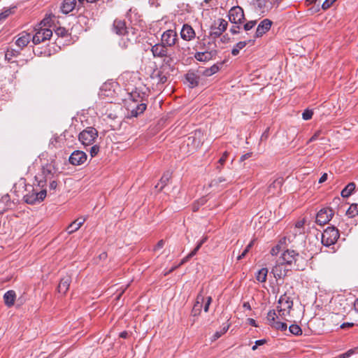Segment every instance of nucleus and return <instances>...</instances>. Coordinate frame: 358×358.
<instances>
[{"instance_id": "aec40b11", "label": "nucleus", "mask_w": 358, "mask_h": 358, "mask_svg": "<svg viewBox=\"0 0 358 358\" xmlns=\"http://www.w3.org/2000/svg\"><path fill=\"white\" fill-rule=\"evenodd\" d=\"M71 282V278L69 275L63 277L58 285L57 290L58 292L62 294H65L69 289L70 284Z\"/></svg>"}, {"instance_id": "f257e3e1", "label": "nucleus", "mask_w": 358, "mask_h": 358, "mask_svg": "<svg viewBox=\"0 0 358 358\" xmlns=\"http://www.w3.org/2000/svg\"><path fill=\"white\" fill-rule=\"evenodd\" d=\"M228 26V22L222 18H219L214 22V23L210 26V30L209 33V37L212 39L211 41L208 42V45H215V38L220 37L222 33L227 29Z\"/></svg>"}, {"instance_id": "ddd939ff", "label": "nucleus", "mask_w": 358, "mask_h": 358, "mask_svg": "<svg viewBox=\"0 0 358 358\" xmlns=\"http://www.w3.org/2000/svg\"><path fill=\"white\" fill-rule=\"evenodd\" d=\"M151 52L154 57L164 58L170 57L169 54V48L162 43L159 42L151 48Z\"/></svg>"}, {"instance_id": "338daca9", "label": "nucleus", "mask_w": 358, "mask_h": 358, "mask_svg": "<svg viewBox=\"0 0 358 358\" xmlns=\"http://www.w3.org/2000/svg\"><path fill=\"white\" fill-rule=\"evenodd\" d=\"M199 250V249L198 248V247H195V248L191 252H189L188 255L192 258V257H194L197 253Z\"/></svg>"}, {"instance_id": "052dcab7", "label": "nucleus", "mask_w": 358, "mask_h": 358, "mask_svg": "<svg viewBox=\"0 0 358 358\" xmlns=\"http://www.w3.org/2000/svg\"><path fill=\"white\" fill-rule=\"evenodd\" d=\"M240 27L238 25H236V26H233L231 29H230V31L232 34H236L238 33H239V29Z\"/></svg>"}, {"instance_id": "603ef678", "label": "nucleus", "mask_w": 358, "mask_h": 358, "mask_svg": "<svg viewBox=\"0 0 358 358\" xmlns=\"http://www.w3.org/2000/svg\"><path fill=\"white\" fill-rule=\"evenodd\" d=\"M227 181V180L224 178H222V177H220L217 179H215L213 180L212 182H211V186H214V185H217L218 184L222 182H225Z\"/></svg>"}, {"instance_id": "a19ab883", "label": "nucleus", "mask_w": 358, "mask_h": 358, "mask_svg": "<svg viewBox=\"0 0 358 358\" xmlns=\"http://www.w3.org/2000/svg\"><path fill=\"white\" fill-rule=\"evenodd\" d=\"M34 194L36 195V199H35V201L36 200H41V201H43L45 196H46V194H47V192L45 189H43L38 192H36L34 193Z\"/></svg>"}, {"instance_id": "8fccbe9b", "label": "nucleus", "mask_w": 358, "mask_h": 358, "mask_svg": "<svg viewBox=\"0 0 358 358\" xmlns=\"http://www.w3.org/2000/svg\"><path fill=\"white\" fill-rule=\"evenodd\" d=\"M11 13L10 9H7L0 13V20H5Z\"/></svg>"}, {"instance_id": "c9c22d12", "label": "nucleus", "mask_w": 358, "mask_h": 358, "mask_svg": "<svg viewBox=\"0 0 358 358\" xmlns=\"http://www.w3.org/2000/svg\"><path fill=\"white\" fill-rule=\"evenodd\" d=\"M289 331L296 336L301 335L302 334V330L301 327L297 324H292L289 327Z\"/></svg>"}, {"instance_id": "6e6d98bb", "label": "nucleus", "mask_w": 358, "mask_h": 358, "mask_svg": "<svg viewBox=\"0 0 358 358\" xmlns=\"http://www.w3.org/2000/svg\"><path fill=\"white\" fill-rule=\"evenodd\" d=\"M250 249H248V246L244 249V250L242 252V253L238 257V260H241L243 258H244L246 255L248 253Z\"/></svg>"}, {"instance_id": "5701e85b", "label": "nucleus", "mask_w": 358, "mask_h": 358, "mask_svg": "<svg viewBox=\"0 0 358 358\" xmlns=\"http://www.w3.org/2000/svg\"><path fill=\"white\" fill-rule=\"evenodd\" d=\"M85 222V218L80 217L72 222L66 228L69 234L78 231Z\"/></svg>"}, {"instance_id": "49530a36", "label": "nucleus", "mask_w": 358, "mask_h": 358, "mask_svg": "<svg viewBox=\"0 0 358 358\" xmlns=\"http://www.w3.org/2000/svg\"><path fill=\"white\" fill-rule=\"evenodd\" d=\"M255 24H256L255 20L249 21L244 24V29L245 31H249V30L252 29L255 26Z\"/></svg>"}, {"instance_id": "5fc2aeb1", "label": "nucleus", "mask_w": 358, "mask_h": 358, "mask_svg": "<svg viewBox=\"0 0 358 358\" xmlns=\"http://www.w3.org/2000/svg\"><path fill=\"white\" fill-rule=\"evenodd\" d=\"M280 250V246L277 245L271 250V254L273 256L277 255Z\"/></svg>"}, {"instance_id": "72a5a7b5", "label": "nucleus", "mask_w": 358, "mask_h": 358, "mask_svg": "<svg viewBox=\"0 0 358 358\" xmlns=\"http://www.w3.org/2000/svg\"><path fill=\"white\" fill-rule=\"evenodd\" d=\"M271 327L281 331H285L287 328V325L285 322L279 321H275Z\"/></svg>"}, {"instance_id": "69168bd1", "label": "nucleus", "mask_w": 358, "mask_h": 358, "mask_svg": "<svg viewBox=\"0 0 358 358\" xmlns=\"http://www.w3.org/2000/svg\"><path fill=\"white\" fill-rule=\"evenodd\" d=\"M354 325L353 323H349V322H345V323H343L341 325V329H345L346 327H351Z\"/></svg>"}, {"instance_id": "864d4df0", "label": "nucleus", "mask_w": 358, "mask_h": 358, "mask_svg": "<svg viewBox=\"0 0 358 358\" xmlns=\"http://www.w3.org/2000/svg\"><path fill=\"white\" fill-rule=\"evenodd\" d=\"M333 3H334L331 2V0H325L322 5V8L323 10H326L329 8Z\"/></svg>"}, {"instance_id": "e2e57ef3", "label": "nucleus", "mask_w": 358, "mask_h": 358, "mask_svg": "<svg viewBox=\"0 0 358 358\" xmlns=\"http://www.w3.org/2000/svg\"><path fill=\"white\" fill-rule=\"evenodd\" d=\"M327 173H324L321 177L319 179V183H322L324 182H325L327 180Z\"/></svg>"}, {"instance_id": "4468645a", "label": "nucleus", "mask_w": 358, "mask_h": 358, "mask_svg": "<svg viewBox=\"0 0 358 358\" xmlns=\"http://www.w3.org/2000/svg\"><path fill=\"white\" fill-rule=\"evenodd\" d=\"M86 153L81 150L73 151L69 157V163L73 166H79L84 164L87 160Z\"/></svg>"}, {"instance_id": "a18cd8bd", "label": "nucleus", "mask_w": 358, "mask_h": 358, "mask_svg": "<svg viewBox=\"0 0 358 358\" xmlns=\"http://www.w3.org/2000/svg\"><path fill=\"white\" fill-rule=\"evenodd\" d=\"M356 351V349H350L349 350H348L347 352L343 353V354H341L338 357L339 358H348L350 357L351 355H352L353 354H355Z\"/></svg>"}, {"instance_id": "a878e982", "label": "nucleus", "mask_w": 358, "mask_h": 358, "mask_svg": "<svg viewBox=\"0 0 358 358\" xmlns=\"http://www.w3.org/2000/svg\"><path fill=\"white\" fill-rule=\"evenodd\" d=\"M143 96L137 91H132L129 94L128 98L126 99V103H143Z\"/></svg>"}, {"instance_id": "9b49d317", "label": "nucleus", "mask_w": 358, "mask_h": 358, "mask_svg": "<svg viewBox=\"0 0 358 358\" xmlns=\"http://www.w3.org/2000/svg\"><path fill=\"white\" fill-rule=\"evenodd\" d=\"M299 257V255L294 250H287L282 254L279 260L287 266H291L292 268L294 267L293 266L296 265V262Z\"/></svg>"}, {"instance_id": "79ce46f5", "label": "nucleus", "mask_w": 358, "mask_h": 358, "mask_svg": "<svg viewBox=\"0 0 358 358\" xmlns=\"http://www.w3.org/2000/svg\"><path fill=\"white\" fill-rule=\"evenodd\" d=\"M313 112L311 110L306 109L302 113V117L305 120H308L312 118Z\"/></svg>"}, {"instance_id": "de8ad7c7", "label": "nucleus", "mask_w": 358, "mask_h": 358, "mask_svg": "<svg viewBox=\"0 0 358 358\" xmlns=\"http://www.w3.org/2000/svg\"><path fill=\"white\" fill-rule=\"evenodd\" d=\"M99 152V146L97 145H94L92 147H91L90 152L92 157H94L96 156L98 152Z\"/></svg>"}, {"instance_id": "ea45409f", "label": "nucleus", "mask_w": 358, "mask_h": 358, "mask_svg": "<svg viewBox=\"0 0 358 358\" xmlns=\"http://www.w3.org/2000/svg\"><path fill=\"white\" fill-rule=\"evenodd\" d=\"M56 35L61 37H64L67 35L68 31L64 27H57L55 31Z\"/></svg>"}, {"instance_id": "7c9ffc66", "label": "nucleus", "mask_w": 358, "mask_h": 358, "mask_svg": "<svg viewBox=\"0 0 358 358\" xmlns=\"http://www.w3.org/2000/svg\"><path fill=\"white\" fill-rule=\"evenodd\" d=\"M247 44V41H240L237 43L231 50V55L233 56H237L239 54L240 50L243 49Z\"/></svg>"}, {"instance_id": "c756f323", "label": "nucleus", "mask_w": 358, "mask_h": 358, "mask_svg": "<svg viewBox=\"0 0 358 358\" xmlns=\"http://www.w3.org/2000/svg\"><path fill=\"white\" fill-rule=\"evenodd\" d=\"M267 274L268 269L266 268L259 269L255 275L257 280L259 282H265L266 281Z\"/></svg>"}, {"instance_id": "423d86ee", "label": "nucleus", "mask_w": 358, "mask_h": 358, "mask_svg": "<svg viewBox=\"0 0 358 358\" xmlns=\"http://www.w3.org/2000/svg\"><path fill=\"white\" fill-rule=\"evenodd\" d=\"M338 238V230L334 227H328L322 234V243L328 247L334 245Z\"/></svg>"}, {"instance_id": "cd10ccee", "label": "nucleus", "mask_w": 358, "mask_h": 358, "mask_svg": "<svg viewBox=\"0 0 358 358\" xmlns=\"http://www.w3.org/2000/svg\"><path fill=\"white\" fill-rule=\"evenodd\" d=\"M186 80L189 83L191 87L196 86L199 83V78L193 72H189L186 74Z\"/></svg>"}, {"instance_id": "6ab92c4d", "label": "nucleus", "mask_w": 358, "mask_h": 358, "mask_svg": "<svg viewBox=\"0 0 358 358\" xmlns=\"http://www.w3.org/2000/svg\"><path fill=\"white\" fill-rule=\"evenodd\" d=\"M113 29L117 35H129V31L124 20H115L113 22Z\"/></svg>"}, {"instance_id": "9d476101", "label": "nucleus", "mask_w": 358, "mask_h": 358, "mask_svg": "<svg viewBox=\"0 0 358 358\" xmlns=\"http://www.w3.org/2000/svg\"><path fill=\"white\" fill-rule=\"evenodd\" d=\"M229 19L231 23L241 24L245 19L243 8L240 6L232 7L229 12Z\"/></svg>"}, {"instance_id": "39448f33", "label": "nucleus", "mask_w": 358, "mask_h": 358, "mask_svg": "<svg viewBox=\"0 0 358 358\" xmlns=\"http://www.w3.org/2000/svg\"><path fill=\"white\" fill-rule=\"evenodd\" d=\"M97 137V130L94 127H89L79 134L78 139L84 146H89L94 143Z\"/></svg>"}, {"instance_id": "58836bf2", "label": "nucleus", "mask_w": 358, "mask_h": 358, "mask_svg": "<svg viewBox=\"0 0 358 358\" xmlns=\"http://www.w3.org/2000/svg\"><path fill=\"white\" fill-rule=\"evenodd\" d=\"M157 79V84H164L167 80L166 76L162 71H158L156 75Z\"/></svg>"}, {"instance_id": "e433bc0d", "label": "nucleus", "mask_w": 358, "mask_h": 358, "mask_svg": "<svg viewBox=\"0 0 358 358\" xmlns=\"http://www.w3.org/2000/svg\"><path fill=\"white\" fill-rule=\"evenodd\" d=\"M219 71V66L216 64L213 65L210 68L205 70L204 74L206 76H210Z\"/></svg>"}, {"instance_id": "f3484780", "label": "nucleus", "mask_w": 358, "mask_h": 358, "mask_svg": "<svg viewBox=\"0 0 358 358\" xmlns=\"http://www.w3.org/2000/svg\"><path fill=\"white\" fill-rule=\"evenodd\" d=\"M284 180L282 178L275 179L268 187V193L271 196L278 195L281 192V187Z\"/></svg>"}, {"instance_id": "bb28decb", "label": "nucleus", "mask_w": 358, "mask_h": 358, "mask_svg": "<svg viewBox=\"0 0 358 358\" xmlns=\"http://www.w3.org/2000/svg\"><path fill=\"white\" fill-rule=\"evenodd\" d=\"M356 185L355 182L348 183L341 192L343 199H348L355 191Z\"/></svg>"}, {"instance_id": "f03ea898", "label": "nucleus", "mask_w": 358, "mask_h": 358, "mask_svg": "<svg viewBox=\"0 0 358 358\" xmlns=\"http://www.w3.org/2000/svg\"><path fill=\"white\" fill-rule=\"evenodd\" d=\"M293 301L292 298L286 294L282 295L278 301L277 311L279 316L282 320H286L287 316H289L290 311L293 308Z\"/></svg>"}, {"instance_id": "f8f14e48", "label": "nucleus", "mask_w": 358, "mask_h": 358, "mask_svg": "<svg viewBox=\"0 0 358 358\" xmlns=\"http://www.w3.org/2000/svg\"><path fill=\"white\" fill-rule=\"evenodd\" d=\"M333 215L332 209L329 208H322L317 213L315 222L320 225L326 224L331 220Z\"/></svg>"}, {"instance_id": "412c9836", "label": "nucleus", "mask_w": 358, "mask_h": 358, "mask_svg": "<svg viewBox=\"0 0 358 358\" xmlns=\"http://www.w3.org/2000/svg\"><path fill=\"white\" fill-rule=\"evenodd\" d=\"M31 38V35L27 32H22L19 34V37L15 41V44L20 48H23L28 45Z\"/></svg>"}, {"instance_id": "1a4fd4ad", "label": "nucleus", "mask_w": 358, "mask_h": 358, "mask_svg": "<svg viewBox=\"0 0 358 358\" xmlns=\"http://www.w3.org/2000/svg\"><path fill=\"white\" fill-rule=\"evenodd\" d=\"M52 35L51 29L48 28H40L36 34L31 36L32 41L34 44H39L46 40H49Z\"/></svg>"}, {"instance_id": "2eb2a0df", "label": "nucleus", "mask_w": 358, "mask_h": 358, "mask_svg": "<svg viewBox=\"0 0 358 358\" xmlns=\"http://www.w3.org/2000/svg\"><path fill=\"white\" fill-rule=\"evenodd\" d=\"M180 37L185 41H191L196 38V32L192 27L188 24H184L180 32Z\"/></svg>"}, {"instance_id": "09e8293b", "label": "nucleus", "mask_w": 358, "mask_h": 358, "mask_svg": "<svg viewBox=\"0 0 358 358\" xmlns=\"http://www.w3.org/2000/svg\"><path fill=\"white\" fill-rule=\"evenodd\" d=\"M202 292H203V289H201L200 291V292L198 294L196 299L195 304H201L202 305V303L204 301V296H203Z\"/></svg>"}, {"instance_id": "4d7b16f0", "label": "nucleus", "mask_w": 358, "mask_h": 358, "mask_svg": "<svg viewBox=\"0 0 358 358\" xmlns=\"http://www.w3.org/2000/svg\"><path fill=\"white\" fill-rule=\"evenodd\" d=\"M321 132H322V131H321L320 130L317 131L313 134V136L310 138V140L308 141V143H310V142H313V141H314L317 140V138L319 137V136L320 135Z\"/></svg>"}, {"instance_id": "473e14b6", "label": "nucleus", "mask_w": 358, "mask_h": 358, "mask_svg": "<svg viewBox=\"0 0 358 358\" xmlns=\"http://www.w3.org/2000/svg\"><path fill=\"white\" fill-rule=\"evenodd\" d=\"M42 175L43 176L45 181L48 179H51L52 176H53L52 166H43L42 169Z\"/></svg>"}, {"instance_id": "2f4dec72", "label": "nucleus", "mask_w": 358, "mask_h": 358, "mask_svg": "<svg viewBox=\"0 0 358 358\" xmlns=\"http://www.w3.org/2000/svg\"><path fill=\"white\" fill-rule=\"evenodd\" d=\"M133 39L129 38V35H124L119 41V45L122 48H127L132 43Z\"/></svg>"}, {"instance_id": "393cba45", "label": "nucleus", "mask_w": 358, "mask_h": 358, "mask_svg": "<svg viewBox=\"0 0 358 358\" xmlns=\"http://www.w3.org/2000/svg\"><path fill=\"white\" fill-rule=\"evenodd\" d=\"M16 299V294L13 290L7 291L3 295V300L6 306L11 307L14 305Z\"/></svg>"}, {"instance_id": "7ed1b4c3", "label": "nucleus", "mask_w": 358, "mask_h": 358, "mask_svg": "<svg viewBox=\"0 0 358 358\" xmlns=\"http://www.w3.org/2000/svg\"><path fill=\"white\" fill-rule=\"evenodd\" d=\"M203 42L200 43L201 49L203 50L201 52H198L195 53L194 57L196 60L199 62H208L216 57L217 55V50L215 48H210L211 45L206 44L203 42L204 38L202 40Z\"/></svg>"}, {"instance_id": "4c0bfd02", "label": "nucleus", "mask_w": 358, "mask_h": 358, "mask_svg": "<svg viewBox=\"0 0 358 358\" xmlns=\"http://www.w3.org/2000/svg\"><path fill=\"white\" fill-rule=\"evenodd\" d=\"M201 308H202V305L201 304H194V306H193V308L192 310V315L193 317H197L199 316L201 313Z\"/></svg>"}, {"instance_id": "680f3d73", "label": "nucleus", "mask_w": 358, "mask_h": 358, "mask_svg": "<svg viewBox=\"0 0 358 358\" xmlns=\"http://www.w3.org/2000/svg\"><path fill=\"white\" fill-rule=\"evenodd\" d=\"M191 259V257H189V255H187L186 257H185L182 260L181 262H180L179 264H178V266H182V264H185L186 262H187L189 259Z\"/></svg>"}, {"instance_id": "a211bd4d", "label": "nucleus", "mask_w": 358, "mask_h": 358, "mask_svg": "<svg viewBox=\"0 0 358 358\" xmlns=\"http://www.w3.org/2000/svg\"><path fill=\"white\" fill-rule=\"evenodd\" d=\"M272 24V21L270 20L269 19L263 20L257 27L255 37H262L265 33H266L271 29Z\"/></svg>"}, {"instance_id": "0e129e2a", "label": "nucleus", "mask_w": 358, "mask_h": 358, "mask_svg": "<svg viewBox=\"0 0 358 358\" xmlns=\"http://www.w3.org/2000/svg\"><path fill=\"white\" fill-rule=\"evenodd\" d=\"M57 183L55 180H52L50 182V189H55L57 187Z\"/></svg>"}, {"instance_id": "20e7f679", "label": "nucleus", "mask_w": 358, "mask_h": 358, "mask_svg": "<svg viewBox=\"0 0 358 358\" xmlns=\"http://www.w3.org/2000/svg\"><path fill=\"white\" fill-rule=\"evenodd\" d=\"M306 220L305 217L298 220L294 224L287 227V238L289 241H292L298 236L305 234V224Z\"/></svg>"}, {"instance_id": "774afa93", "label": "nucleus", "mask_w": 358, "mask_h": 358, "mask_svg": "<svg viewBox=\"0 0 358 358\" xmlns=\"http://www.w3.org/2000/svg\"><path fill=\"white\" fill-rule=\"evenodd\" d=\"M129 336V333L126 331H124L120 334V337L122 338H127Z\"/></svg>"}, {"instance_id": "4be33fe9", "label": "nucleus", "mask_w": 358, "mask_h": 358, "mask_svg": "<svg viewBox=\"0 0 358 358\" xmlns=\"http://www.w3.org/2000/svg\"><path fill=\"white\" fill-rule=\"evenodd\" d=\"M172 173L169 171H165L159 182L155 185V188L157 189V191H161L169 182L171 178Z\"/></svg>"}, {"instance_id": "6e6552de", "label": "nucleus", "mask_w": 358, "mask_h": 358, "mask_svg": "<svg viewBox=\"0 0 358 358\" xmlns=\"http://www.w3.org/2000/svg\"><path fill=\"white\" fill-rule=\"evenodd\" d=\"M292 268L289 266L278 260L276 264L272 268V273L277 279H282L287 275V273L291 271Z\"/></svg>"}, {"instance_id": "f704fd0d", "label": "nucleus", "mask_w": 358, "mask_h": 358, "mask_svg": "<svg viewBox=\"0 0 358 358\" xmlns=\"http://www.w3.org/2000/svg\"><path fill=\"white\" fill-rule=\"evenodd\" d=\"M276 317L277 315L275 310H271L268 311L266 319L270 326L275 322Z\"/></svg>"}, {"instance_id": "0eeeda50", "label": "nucleus", "mask_w": 358, "mask_h": 358, "mask_svg": "<svg viewBox=\"0 0 358 358\" xmlns=\"http://www.w3.org/2000/svg\"><path fill=\"white\" fill-rule=\"evenodd\" d=\"M178 41V33L175 29H167L161 35L160 42L169 48L174 47Z\"/></svg>"}, {"instance_id": "c03bdc74", "label": "nucleus", "mask_w": 358, "mask_h": 358, "mask_svg": "<svg viewBox=\"0 0 358 358\" xmlns=\"http://www.w3.org/2000/svg\"><path fill=\"white\" fill-rule=\"evenodd\" d=\"M229 152L227 151H225L222 156L220 157V159L218 161V163L220 164V166H217V169H221L222 166L224 165V162H226V159L228 157Z\"/></svg>"}, {"instance_id": "3c124183", "label": "nucleus", "mask_w": 358, "mask_h": 358, "mask_svg": "<svg viewBox=\"0 0 358 358\" xmlns=\"http://www.w3.org/2000/svg\"><path fill=\"white\" fill-rule=\"evenodd\" d=\"M211 302H212V297L208 296L206 303H205V306H204V308H203L204 312H206V313L208 312L209 306H210Z\"/></svg>"}, {"instance_id": "37998d69", "label": "nucleus", "mask_w": 358, "mask_h": 358, "mask_svg": "<svg viewBox=\"0 0 358 358\" xmlns=\"http://www.w3.org/2000/svg\"><path fill=\"white\" fill-rule=\"evenodd\" d=\"M229 329V326L224 327L220 331H216L213 335V340L215 341L224 334Z\"/></svg>"}, {"instance_id": "c85d7f7f", "label": "nucleus", "mask_w": 358, "mask_h": 358, "mask_svg": "<svg viewBox=\"0 0 358 358\" xmlns=\"http://www.w3.org/2000/svg\"><path fill=\"white\" fill-rule=\"evenodd\" d=\"M346 215L350 218L358 215V203H352L346 210Z\"/></svg>"}, {"instance_id": "dca6fc26", "label": "nucleus", "mask_w": 358, "mask_h": 358, "mask_svg": "<svg viewBox=\"0 0 358 358\" xmlns=\"http://www.w3.org/2000/svg\"><path fill=\"white\" fill-rule=\"evenodd\" d=\"M128 111L132 117H137L138 115L143 113L146 109V104L144 103H125Z\"/></svg>"}, {"instance_id": "b1692460", "label": "nucleus", "mask_w": 358, "mask_h": 358, "mask_svg": "<svg viewBox=\"0 0 358 358\" xmlns=\"http://www.w3.org/2000/svg\"><path fill=\"white\" fill-rule=\"evenodd\" d=\"M76 0H64L61 6V10L64 14H68L76 8Z\"/></svg>"}, {"instance_id": "bf43d9fd", "label": "nucleus", "mask_w": 358, "mask_h": 358, "mask_svg": "<svg viewBox=\"0 0 358 358\" xmlns=\"http://www.w3.org/2000/svg\"><path fill=\"white\" fill-rule=\"evenodd\" d=\"M252 152H248L246 154L243 155L240 158V162H243L247 159L250 158L252 156Z\"/></svg>"}, {"instance_id": "13d9d810", "label": "nucleus", "mask_w": 358, "mask_h": 358, "mask_svg": "<svg viewBox=\"0 0 358 358\" xmlns=\"http://www.w3.org/2000/svg\"><path fill=\"white\" fill-rule=\"evenodd\" d=\"M164 245V240H160L158 241V243H157V245L155 246L154 248V250H157L160 248H162Z\"/></svg>"}]
</instances>
